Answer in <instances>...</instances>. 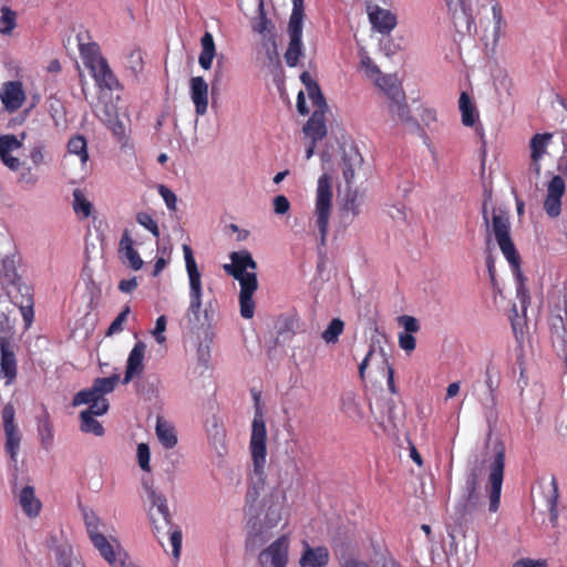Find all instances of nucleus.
Wrapping results in <instances>:
<instances>
[{
    "instance_id": "nucleus-26",
    "label": "nucleus",
    "mask_w": 567,
    "mask_h": 567,
    "mask_svg": "<svg viewBox=\"0 0 567 567\" xmlns=\"http://www.w3.org/2000/svg\"><path fill=\"white\" fill-rule=\"evenodd\" d=\"M19 257L16 255L6 256L1 260L0 279L6 286H12L22 278L18 272Z\"/></svg>"
},
{
    "instance_id": "nucleus-59",
    "label": "nucleus",
    "mask_w": 567,
    "mask_h": 567,
    "mask_svg": "<svg viewBox=\"0 0 567 567\" xmlns=\"http://www.w3.org/2000/svg\"><path fill=\"white\" fill-rule=\"evenodd\" d=\"M44 146L41 143L35 144L29 154V158L32 162L34 166H40L44 162V155H43Z\"/></svg>"
},
{
    "instance_id": "nucleus-31",
    "label": "nucleus",
    "mask_w": 567,
    "mask_h": 567,
    "mask_svg": "<svg viewBox=\"0 0 567 567\" xmlns=\"http://www.w3.org/2000/svg\"><path fill=\"white\" fill-rule=\"evenodd\" d=\"M361 66L367 71V74L375 80V83L384 89L390 83L394 82L393 79L389 75H382L379 66L373 62V60L369 55H363L361 58Z\"/></svg>"
},
{
    "instance_id": "nucleus-13",
    "label": "nucleus",
    "mask_w": 567,
    "mask_h": 567,
    "mask_svg": "<svg viewBox=\"0 0 567 567\" xmlns=\"http://www.w3.org/2000/svg\"><path fill=\"white\" fill-rule=\"evenodd\" d=\"M383 90L390 100L389 109L392 116L396 117L401 122H411L413 118L410 114V109L405 102V94L402 87L395 82H392Z\"/></svg>"
},
{
    "instance_id": "nucleus-29",
    "label": "nucleus",
    "mask_w": 567,
    "mask_h": 567,
    "mask_svg": "<svg viewBox=\"0 0 567 567\" xmlns=\"http://www.w3.org/2000/svg\"><path fill=\"white\" fill-rule=\"evenodd\" d=\"M155 432L159 443L165 449H173L177 444L175 427L167 421L157 417Z\"/></svg>"
},
{
    "instance_id": "nucleus-8",
    "label": "nucleus",
    "mask_w": 567,
    "mask_h": 567,
    "mask_svg": "<svg viewBox=\"0 0 567 567\" xmlns=\"http://www.w3.org/2000/svg\"><path fill=\"white\" fill-rule=\"evenodd\" d=\"M482 470L483 463H480L477 457L470 464L468 468L466 470L463 493L455 505V511L461 519L474 513L478 506V488Z\"/></svg>"
},
{
    "instance_id": "nucleus-30",
    "label": "nucleus",
    "mask_w": 567,
    "mask_h": 567,
    "mask_svg": "<svg viewBox=\"0 0 567 567\" xmlns=\"http://www.w3.org/2000/svg\"><path fill=\"white\" fill-rule=\"evenodd\" d=\"M202 52L198 58V63L204 70H209L212 68L213 59L215 56V42L214 38L209 32H206L202 39Z\"/></svg>"
},
{
    "instance_id": "nucleus-62",
    "label": "nucleus",
    "mask_w": 567,
    "mask_h": 567,
    "mask_svg": "<svg viewBox=\"0 0 567 567\" xmlns=\"http://www.w3.org/2000/svg\"><path fill=\"white\" fill-rule=\"evenodd\" d=\"M344 209L351 213L353 216H358L360 214V202H358L357 195H353L347 199Z\"/></svg>"
},
{
    "instance_id": "nucleus-5",
    "label": "nucleus",
    "mask_w": 567,
    "mask_h": 567,
    "mask_svg": "<svg viewBox=\"0 0 567 567\" xmlns=\"http://www.w3.org/2000/svg\"><path fill=\"white\" fill-rule=\"evenodd\" d=\"M249 451L252 460L254 473L258 476V484L262 485V474L267 456V429L265 413L260 405L258 395H255V412L251 422Z\"/></svg>"
},
{
    "instance_id": "nucleus-47",
    "label": "nucleus",
    "mask_w": 567,
    "mask_h": 567,
    "mask_svg": "<svg viewBox=\"0 0 567 567\" xmlns=\"http://www.w3.org/2000/svg\"><path fill=\"white\" fill-rule=\"evenodd\" d=\"M84 522L90 539L95 538V535H102L100 530L101 520L95 513L90 512L84 514Z\"/></svg>"
},
{
    "instance_id": "nucleus-40",
    "label": "nucleus",
    "mask_w": 567,
    "mask_h": 567,
    "mask_svg": "<svg viewBox=\"0 0 567 567\" xmlns=\"http://www.w3.org/2000/svg\"><path fill=\"white\" fill-rule=\"evenodd\" d=\"M80 430L83 433L93 434L95 436H102L104 434L103 425L95 419V416L90 415L87 412L80 413Z\"/></svg>"
},
{
    "instance_id": "nucleus-33",
    "label": "nucleus",
    "mask_w": 567,
    "mask_h": 567,
    "mask_svg": "<svg viewBox=\"0 0 567 567\" xmlns=\"http://www.w3.org/2000/svg\"><path fill=\"white\" fill-rule=\"evenodd\" d=\"M93 546L99 550L100 555L112 566L116 567L120 561H117L114 546L107 540V538L102 535H95V538L91 539Z\"/></svg>"
},
{
    "instance_id": "nucleus-64",
    "label": "nucleus",
    "mask_w": 567,
    "mask_h": 567,
    "mask_svg": "<svg viewBox=\"0 0 567 567\" xmlns=\"http://www.w3.org/2000/svg\"><path fill=\"white\" fill-rule=\"evenodd\" d=\"M458 2H460L462 14H463L466 23L468 24L470 21L472 20L471 0H458Z\"/></svg>"
},
{
    "instance_id": "nucleus-61",
    "label": "nucleus",
    "mask_w": 567,
    "mask_h": 567,
    "mask_svg": "<svg viewBox=\"0 0 567 567\" xmlns=\"http://www.w3.org/2000/svg\"><path fill=\"white\" fill-rule=\"evenodd\" d=\"M137 279L136 277H132L130 279H123L118 284V289L124 293H130L137 287Z\"/></svg>"
},
{
    "instance_id": "nucleus-53",
    "label": "nucleus",
    "mask_w": 567,
    "mask_h": 567,
    "mask_svg": "<svg viewBox=\"0 0 567 567\" xmlns=\"http://www.w3.org/2000/svg\"><path fill=\"white\" fill-rule=\"evenodd\" d=\"M398 322L404 329L402 332L415 333L420 330L419 321L416 320V318H414L412 316H408V315L400 316L398 318Z\"/></svg>"
},
{
    "instance_id": "nucleus-44",
    "label": "nucleus",
    "mask_w": 567,
    "mask_h": 567,
    "mask_svg": "<svg viewBox=\"0 0 567 567\" xmlns=\"http://www.w3.org/2000/svg\"><path fill=\"white\" fill-rule=\"evenodd\" d=\"M58 567H84L78 559L73 558L72 548L70 546H59L55 550Z\"/></svg>"
},
{
    "instance_id": "nucleus-7",
    "label": "nucleus",
    "mask_w": 567,
    "mask_h": 567,
    "mask_svg": "<svg viewBox=\"0 0 567 567\" xmlns=\"http://www.w3.org/2000/svg\"><path fill=\"white\" fill-rule=\"evenodd\" d=\"M331 206L332 178L329 174L324 173L318 179L313 212L315 226L319 230V246H324L327 241Z\"/></svg>"
},
{
    "instance_id": "nucleus-10",
    "label": "nucleus",
    "mask_w": 567,
    "mask_h": 567,
    "mask_svg": "<svg viewBox=\"0 0 567 567\" xmlns=\"http://www.w3.org/2000/svg\"><path fill=\"white\" fill-rule=\"evenodd\" d=\"M303 0H292V11L288 23L289 44L285 53V60L288 66L293 68L298 64L303 53L302 27H303Z\"/></svg>"
},
{
    "instance_id": "nucleus-57",
    "label": "nucleus",
    "mask_w": 567,
    "mask_h": 567,
    "mask_svg": "<svg viewBox=\"0 0 567 567\" xmlns=\"http://www.w3.org/2000/svg\"><path fill=\"white\" fill-rule=\"evenodd\" d=\"M399 346L406 352H412L416 347L415 338L413 333L400 332L399 333Z\"/></svg>"
},
{
    "instance_id": "nucleus-52",
    "label": "nucleus",
    "mask_w": 567,
    "mask_h": 567,
    "mask_svg": "<svg viewBox=\"0 0 567 567\" xmlns=\"http://www.w3.org/2000/svg\"><path fill=\"white\" fill-rule=\"evenodd\" d=\"M258 12H259V17H258V20L252 25V29L255 32H257L259 34H264L268 30V25L270 23L266 17V13L264 10V0H259Z\"/></svg>"
},
{
    "instance_id": "nucleus-17",
    "label": "nucleus",
    "mask_w": 567,
    "mask_h": 567,
    "mask_svg": "<svg viewBox=\"0 0 567 567\" xmlns=\"http://www.w3.org/2000/svg\"><path fill=\"white\" fill-rule=\"evenodd\" d=\"M0 99L7 111L19 110L25 100L22 83L19 81L6 82L0 89Z\"/></svg>"
},
{
    "instance_id": "nucleus-35",
    "label": "nucleus",
    "mask_w": 567,
    "mask_h": 567,
    "mask_svg": "<svg viewBox=\"0 0 567 567\" xmlns=\"http://www.w3.org/2000/svg\"><path fill=\"white\" fill-rule=\"evenodd\" d=\"M361 164V156L359 154L348 155L344 154L342 157V175L348 187H350L354 181L355 167Z\"/></svg>"
},
{
    "instance_id": "nucleus-37",
    "label": "nucleus",
    "mask_w": 567,
    "mask_h": 567,
    "mask_svg": "<svg viewBox=\"0 0 567 567\" xmlns=\"http://www.w3.org/2000/svg\"><path fill=\"white\" fill-rule=\"evenodd\" d=\"M1 371L4 377L12 381L17 374V362L14 353L9 351L4 344H1V359H0Z\"/></svg>"
},
{
    "instance_id": "nucleus-42",
    "label": "nucleus",
    "mask_w": 567,
    "mask_h": 567,
    "mask_svg": "<svg viewBox=\"0 0 567 567\" xmlns=\"http://www.w3.org/2000/svg\"><path fill=\"white\" fill-rule=\"evenodd\" d=\"M344 330V322L340 318H334L323 330L321 337L327 344H334Z\"/></svg>"
},
{
    "instance_id": "nucleus-14",
    "label": "nucleus",
    "mask_w": 567,
    "mask_h": 567,
    "mask_svg": "<svg viewBox=\"0 0 567 567\" xmlns=\"http://www.w3.org/2000/svg\"><path fill=\"white\" fill-rule=\"evenodd\" d=\"M12 287H14L18 292L13 302L19 307L24 324L29 328L34 318L32 288L23 282L22 278L19 282L13 284Z\"/></svg>"
},
{
    "instance_id": "nucleus-56",
    "label": "nucleus",
    "mask_w": 567,
    "mask_h": 567,
    "mask_svg": "<svg viewBox=\"0 0 567 567\" xmlns=\"http://www.w3.org/2000/svg\"><path fill=\"white\" fill-rule=\"evenodd\" d=\"M16 411L12 404H7L2 409V421H3V430L18 427L14 423Z\"/></svg>"
},
{
    "instance_id": "nucleus-28",
    "label": "nucleus",
    "mask_w": 567,
    "mask_h": 567,
    "mask_svg": "<svg viewBox=\"0 0 567 567\" xmlns=\"http://www.w3.org/2000/svg\"><path fill=\"white\" fill-rule=\"evenodd\" d=\"M79 50L84 65L91 70L106 59L101 55L100 47L95 42L79 43Z\"/></svg>"
},
{
    "instance_id": "nucleus-34",
    "label": "nucleus",
    "mask_w": 567,
    "mask_h": 567,
    "mask_svg": "<svg viewBox=\"0 0 567 567\" xmlns=\"http://www.w3.org/2000/svg\"><path fill=\"white\" fill-rule=\"evenodd\" d=\"M297 320L293 317H280L276 323L278 341H288L296 333Z\"/></svg>"
},
{
    "instance_id": "nucleus-39",
    "label": "nucleus",
    "mask_w": 567,
    "mask_h": 567,
    "mask_svg": "<svg viewBox=\"0 0 567 567\" xmlns=\"http://www.w3.org/2000/svg\"><path fill=\"white\" fill-rule=\"evenodd\" d=\"M38 432L41 443L45 449H49L53 442V427L50 421V415L44 411L43 415L38 419Z\"/></svg>"
},
{
    "instance_id": "nucleus-21",
    "label": "nucleus",
    "mask_w": 567,
    "mask_h": 567,
    "mask_svg": "<svg viewBox=\"0 0 567 567\" xmlns=\"http://www.w3.org/2000/svg\"><path fill=\"white\" fill-rule=\"evenodd\" d=\"M369 19L373 29L383 34H389L396 25V17L379 7L369 13Z\"/></svg>"
},
{
    "instance_id": "nucleus-36",
    "label": "nucleus",
    "mask_w": 567,
    "mask_h": 567,
    "mask_svg": "<svg viewBox=\"0 0 567 567\" xmlns=\"http://www.w3.org/2000/svg\"><path fill=\"white\" fill-rule=\"evenodd\" d=\"M460 111L462 113V123L465 126H473L476 118V110L466 92H462L458 100Z\"/></svg>"
},
{
    "instance_id": "nucleus-3",
    "label": "nucleus",
    "mask_w": 567,
    "mask_h": 567,
    "mask_svg": "<svg viewBox=\"0 0 567 567\" xmlns=\"http://www.w3.org/2000/svg\"><path fill=\"white\" fill-rule=\"evenodd\" d=\"M493 233L495 235L498 247L508 261L516 287V298L520 303L523 313L526 312L529 305V292L525 286V277L520 269V257L511 238V223L507 214L499 213L493 215L492 220Z\"/></svg>"
},
{
    "instance_id": "nucleus-25",
    "label": "nucleus",
    "mask_w": 567,
    "mask_h": 567,
    "mask_svg": "<svg viewBox=\"0 0 567 567\" xmlns=\"http://www.w3.org/2000/svg\"><path fill=\"white\" fill-rule=\"evenodd\" d=\"M19 504L23 513L29 517H35L41 511V502L35 497L34 488L30 485L24 486L19 495Z\"/></svg>"
},
{
    "instance_id": "nucleus-49",
    "label": "nucleus",
    "mask_w": 567,
    "mask_h": 567,
    "mask_svg": "<svg viewBox=\"0 0 567 567\" xmlns=\"http://www.w3.org/2000/svg\"><path fill=\"white\" fill-rule=\"evenodd\" d=\"M130 311H131V309L128 306H125L122 309V311L116 316V318L110 324V327L106 331L107 337L118 333L123 330V324H124Z\"/></svg>"
},
{
    "instance_id": "nucleus-15",
    "label": "nucleus",
    "mask_w": 567,
    "mask_h": 567,
    "mask_svg": "<svg viewBox=\"0 0 567 567\" xmlns=\"http://www.w3.org/2000/svg\"><path fill=\"white\" fill-rule=\"evenodd\" d=\"M22 147V140L13 134L0 135V159L10 171L17 172L22 166L13 153Z\"/></svg>"
},
{
    "instance_id": "nucleus-51",
    "label": "nucleus",
    "mask_w": 567,
    "mask_h": 567,
    "mask_svg": "<svg viewBox=\"0 0 567 567\" xmlns=\"http://www.w3.org/2000/svg\"><path fill=\"white\" fill-rule=\"evenodd\" d=\"M158 194L165 202V205L168 210L174 212L176 210V204H177V197L174 192H172L167 186L165 185H158L157 187Z\"/></svg>"
},
{
    "instance_id": "nucleus-16",
    "label": "nucleus",
    "mask_w": 567,
    "mask_h": 567,
    "mask_svg": "<svg viewBox=\"0 0 567 567\" xmlns=\"http://www.w3.org/2000/svg\"><path fill=\"white\" fill-rule=\"evenodd\" d=\"M118 381H120L118 373H113L112 375H110L107 378L95 379L91 388H87V389H84V390H81L78 392L76 403L92 400L91 398L93 395L105 398L106 394L114 391Z\"/></svg>"
},
{
    "instance_id": "nucleus-12",
    "label": "nucleus",
    "mask_w": 567,
    "mask_h": 567,
    "mask_svg": "<svg viewBox=\"0 0 567 567\" xmlns=\"http://www.w3.org/2000/svg\"><path fill=\"white\" fill-rule=\"evenodd\" d=\"M566 192V183L560 175H555L547 184V194L544 202L546 214L551 217H558L561 212V197Z\"/></svg>"
},
{
    "instance_id": "nucleus-63",
    "label": "nucleus",
    "mask_w": 567,
    "mask_h": 567,
    "mask_svg": "<svg viewBox=\"0 0 567 567\" xmlns=\"http://www.w3.org/2000/svg\"><path fill=\"white\" fill-rule=\"evenodd\" d=\"M513 567H547V564L543 560H534V559H519L514 563Z\"/></svg>"
},
{
    "instance_id": "nucleus-1",
    "label": "nucleus",
    "mask_w": 567,
    "mask_h": 567,
    "mask_svg": "<svg viewBox=\"0 0 567 567\" xmlns=\"http://www.w3.org/2000/svg\"><path fill=\"white\" fill-rule=\"evenodd\" d=\"M259 496L257 484L249 486L246 493V516L248 517L247 542L252 545H261L269 537V532L282 519L286 495L281 491H274L262 502L258 511L255 503Z\"/></svg>"
},
{
    "instance_id": "nucleus-41",
    "label": "nucleus",
    "mask_w": 567,
    "mask_h": 567,
    "mask_svg": "<svg viewBox=\"0 0 567 567\" xmlns=\"http://www.w3.org/2000/svg\"><path fill=\"white\" fill-rule=\"evenodd\" d=\"M68 151L70 154L79 156L83 165L89 161L87 143L83 135H75L70 138L68 142Z\"/></svg>"
},
{
    "instance_id": "nucleus-6",
    "label": "nucleus",
    "mask_w": 567,
    "mask_h": 567,
    "mask_svg": "<svg viewBox=\"0 0 567 567\" xmlns=\"http://www.w3.org/2000/svg\"><path fill=\"white\" fill-rule=\"evenodd\" d=\"M186 271L189 280V305L185 312L184 320L189 328L199 323V315L203 306L202 275L197 268L193 250L188 245H183Z\"/></svg>"
},
{
    "instance_id": "nucleus-2",
    "label": "nucleus",
    "mask_w": 567,
    "mask_h": 567,
    "mask_svg": "<svg viewBox=\"0 0 567 567\" xmlns=\"http://www.w3.org/2000/svg\"><path fill=\"white\" fill-rule=\"evenodd\" d=\"M229 258L231 262L225 264L223 268L240 285V316L244 319H251L255 315L254 293L258 289L257 262L246 249L230 252Z\"/></svg>"
},
{
    "instance_id": "nucleus-48",
    "label": "nucleus",
    "mask_w": 567,
    "mask_h": 567,
    "mask_svg": "<svg viewBox=\"0 0 567 567\" xmlns=\"http://www.w3.org/2000/svg\"><path fill=\"white\" fill-rule=\"evenodd\" d=\"M309 99L311 100L312 104L317 106L316 111H323L326 112L328 110V105L326 102V99L320 90V86L318 84H312V87L307 91Z\"/></svg>"
},
{
    "instance_id": "nucleus-11",
    "label": "nucleus",
    "mask_w": 567,
    "mask_h": 567,
    "mask_svg": "<svg viewBox=\"0 0 567 567\" xmlns=\"http://www.w3.org/2000/svg\"><path fill=\"white\" fill-rule=\"evenodd\" d=\"M289 539L280 536L264 549L258 557L261 567H286L288 563Z\"/></svg>"
},
{
    "instance_id": "nucleus-38",
    "label": "nucleus",
    "mask_w": 567,
    "mask_h": 567,
    "mask_svg": "<svg viewBox=\"0 0 567 567\" xmlns=\"http://www.w3.org/2000/svg\"><path fill=\"white\" fill-rule=\"evenodd\" d=\"M4 435H6V444H4L6 452L9 454L11 461L17 462V456L19 453L20 442H21V434H20L18 427H13V429H6Z\"/></svg>"
},
{
    "instance_id": "nucleus-4",
    "label": "nucleus",
    "mask_w": 567,
    "mask_h": 567,
    "mask_svg": "<svg viewBox=\"0 0 567 567\" xmlns=\"http://www.w3.org/2000/svg\"><path fill=\"white\" fill-rule=\"evenodd\" d=\"M143 485L151 502L150 518L153 524V533L158 540L165 534L169 535L172 555L175 559H178L183 540L182 529L173 522L165 495L158 493L152 484L144 482Z\"/></svg>"
},
{
    "instance_id": "nucleus-27",
    "label": "nucleus",
    "mask_w": 567,
    "mask_h": 567,
    "mask_svg": "<svg viewBox=\"0 0 567 567\" xmlns=\"http://www.w3.org/2000/svg\"><path fill=\"white\" fill-rule=\"evenodd\" d=\"M551 137L553 135L550 133H544L535 134L530 140V158L533 161V164L535 165V169L537 173H539L540 171V165L538 164V162L546 153L547 146Z\"/></svg>"
},
{
    "instance_id": "nucleus-20",
    "label": "nucleus",
    "mask_w": 567,
    "mask_h": 567,
    "mask_svg": "<svg viewBox=\"0 0 567 567\" xmlns=\"http://www.w3.org/2000/svg\"><path fill=\"white\" fill-rule=\"evenodd\" d=\"M145 349L146 347L142 341H137L134 344L126 361L125 375L122 381L123 384H127L133 380V378L140 375L143 372Z\"/></svg>"
},
{
    "instance_id": "nucleus-58",
    "label": "nucleus",
    "mask_w": 567,
    "mask_h": 567,
    "mask_svg": "<svg viewBox=\"0 0 567 567\" xmlns=\"http://www.w3.org/2000/svg\"><path fill=\"white\" fill-rule=\"evenodd\" d=\"M123 256L127 259L132 269L140 270L142 268L143 260L134 248L123 251Z\"/></svg>"
},
{
    "instance_id": "nucleus-22",
    "label": "nucleus",
    "mask_w": 567,
    "mask_h": 567,
    "mask_svg": "<svg viewBox=\"0 0 567 567\" xmlns=\"http://www.w3.org/2000/svg\"><path fill=\"white\" fill-rule=\"evenodd\" d=\"M324 114L326 112L323 111H313L303 126L305 134L311 140H315V142L321 141L327 135Z\"/></svg>"
},
{
    "instance_id": "nucleus-32",
    "label": "nucleus",
    "mask_w": 567,
    "mask_h": 567,
    "mask_svg": "<svg viewBox=\"0 0 567 567\" xmlns=\"http://www.w3.org/2000/svg\"><path fill=\"white\" fill-rule=\"evenodd\" d=\"M91 399L92 400L76 403V400H78V393H76L73 398L72 404L74 406L87 404L89 408L83 410V412H87L90 415H93V416H101V415H104L105 413H107L110 404H109V401L106 398L93 395Z\"/></svg>"
},
{
    "instance_id": "nucleus-55",
    "label": "nucleus",
    "mask_w": 567,
    "mask_h": 567,
    "mask_svg": "<svg viewBox=\"0 0 567 567\" xmlns=\"http://www.w3.org/2000/svg\"><path fill=\"white\" fill-rule=\"evenodd\" d=\"M167 319L164 315L159 316L156 319L155 328L153 330V336L157 343L163 344L166 341V337L164 332L166 330Z\"/></svg>"
},
{
    "instance_id": "nucleus-43",
    "label": "nucleus",
    "mask_w": 567,
    "mask_h": 567,
    "mask_svg": "<svg viewBox=\"0 0 567 567\" xmlns=\"http://www.w3.org/2000/svg\"><path fill=\"white\" fill-rule=\"evenodd\" d=\"M0 12V33L10 35L17 27V13L7 6L1 7Z\"/></svg>"
},
{
    "instance_id": "nucleus-54",
    "label": "nucleus",
    "mask_w": 567,
    "mask_h": 567,
    "mask_svg": "<svg viewBox=\"0 0 567 567\" xmlns=\"http://www.w3.org/2000/svg\"><path fill=\"white\" fill-rule=\"evenodd\" d=\"M551 486H553V495L550 496L548 504H549V514H550V520L556 522L558 518V512H557V502H558V484L555 477L551 478Z\"/></svg>"
},
{
    "instance_id": "nucleus-60",
    "label": "nucleus",
    "mask_w": 567,
    "mask_h": 567,
    "mask_svg": "<svg viewBox=\"0 0 567 567\" xmlns=\"http://www.w3.org/2000/svg\"><path fill=\"white\" fill-rule=\"evenodd\" d=\"M290 209V203L285 195H278L274 198V210L278 215H284Z\"/></svg>"
},
{
    "instance_id": "nucleus-18",
    "label": "nucleus",
    "mask_w": 567,
    "mask_h": 567,
    "mask_svg": "<svg viewBox=\"0 0 567 567\" xmlns=\"http://www.w3.org/2000/svg\"><path fill=\"white\" fill-rule=\"evenodd\" d=\"M189 94L197 115L203 116L208 107V84L203 76H193L189 81Z\"/></svg>"
},
{
    "instance_id": "nucleus-23",
    "label": "nucleus",
    "mask_w": 567,
    "mask_h": 567,
    "mask_svg": "<svg viewBox=\"0 0 567 567\" xmlns=\"http://www.w3.org/2000/svg\"><path fill=\"white\" fill-rule=\"evenodd\" d=\"M403 417L396 413V404L393 399H389L382 404V416L380 425L386 432H394L402 423Z\"/></svg>"
},
{
    "instance_id": "nucleus-50",
    "label": "nucleus",
    "mask_w": 567,
    "mask_h": 567,
    "mask_svg": "<svg viewBox=\"0 0 567 567\" xmlns=\"http://www.w3.org/2000/svg\"><path fill=\"white\" fill-rule=\"evenodd\" d=\"M151 452L150 446L146 443H140L137 445V462L140 467L144 472H151Z\"/></svg>"
},
{
    "instance_id": "nucleus-46",
    "label": "nucleus",
    "mask_w": 567,
    "mask_h": 567,
    "mask_svg": "<svg viewBox=\"0 0 567 567\" xmlns=\"http://www.w3.org/2000/svg\"><path fill=\"white\" fill-rule=\"evenodd\" d=\"M136 221L147 229L154 237H159V228L157 221L146 212H140L136 215Z\"/></svg>"
},
{
    "instance_id": "nucleus-24",
    "label": "nucleus",
    "mask_w": 567,
    "mask_h": 567,
    "mask_svg": "<svg viewBox=\"0 0 567 567\" xmlns=\"http://www.w3.org/2000/svg\"><path fill=\"white\" fill-rule=\"evenodd\" d=\"M90 72L100 87L114 90L120 86L106 60L91 69Z\"/></svg>"
},
{
    "instance_id": "nucleus-45",
    "label": "nucleus",
    "mask_w": 567,
    "mask_h": 567,
    "mask_svg": "<svg viewBox=\"0 0 567 567\" xmlns=\"http://www.w3.org/2000/svg\"><path fill=\"white\" fill-rule=\"evenodd\" d=\"M73 209L82 218H87L92 212V204L85 198L81 189L73 192Z\"/></svg>"
},
{
    "instance_id": "nucleus-19",
    "label": "nucleus",
    "mask_w": 567,
    "mask_h": 567,
    "mask_svg": "<svg viewBox=\"0 0 567 567\" xmlns=\"http://www.w3.org/2000/svg\"><path fill=\"white\" fill-rule=\"evenodd\" d=\"M330 554L324 546H310L307 542L303 543V550L299 558L300 567H327L329 564Z\"/></svg>"
},
{
    "instance_id": "nucleus-9",
    "label": "nucleus",
    "mask_w": 567,
    "mask_h": 567,
    "mask_svg": "<svg viewBox=\"0 0 567 567\" xmlns=\"http://www.w3.org/2000/svg\"><path fill=\"white\" fill-rule=\"evenodd\" d=\"M505 470V446L498 441L493 447V458L488 464V498L491 513H496L501 504Z\"/></svg>"
}]
</instances>
